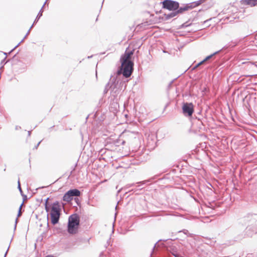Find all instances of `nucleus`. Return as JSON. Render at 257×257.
Segmentation results:
<instances>
[{
    "label": "nucleus",
    "instance_id": "1",
    "mask_svg": "<svg viewBox=\"0 0 257 257\" xmlns=\"http://www.w3.org/2000/svg\"><path fill=\"white\" fill-rule=\"evenodd\" d=\"M51 222L53 224H56L59 221L60 215V208L58 202L54 203L50 212Z\"/></svg>",
    "mask_w": 257,
    "mask_h": 257
},
{
    "label": "nucleus",
    "instance_id": "2",
    "mask_svg": "<svg viewBox=\"0 0 257 257\" xmlns=\"http://www.w3.org/2000/svg\"><path fill=\"white\" fill-rule=\"evenodd\" d=\"M133 62H125L121 61V70L122 72H121L120 70L118 71V74L121 73L126 78L130 77L133 70Z\"/></svg>",
    "mask_w": 257,
    "mask_h": 257
},
{
    "label": "nucleus",
    "instance_id": "3",
    "mask_svg": "<svg viewBox=\"0 0 257 257\" xmlns=\"http://www.w3.org/2000/svg\"><path fill=\"white\" fill-rule=\"evenodd\" d=\"M163 8L169 11H174L179 8V4L172 0H165L163 2Z\"/></svg>",
    "mask_w": 257,
    "mask_h": 257
},
{
    "label": "nucleus",
    "instance_id": "4",
    "mask_svg": "<svg viewBox=\"0 0 257 257\" xmlns=\"http://www.w3.org/2000/svg\"><path fill=\"white\" fill-rule=\"evenodd\" d=\"M80 192L77 189L70 190L67 192L63 196V200L66 202H70L74 196H79Z\"/></svg>",
    "mask_w": 257,
    "mask_h": 257
},
{
    "label": "nucleus",
    "instance_id": "5",
    "mask_svg": "<svg viewBox=\"0 0 257 257\" xmlns=\"http://www.w3.org/2000/svg\"><path fill=\"white\" fill-rule=\"evenodd\" d=\"M183 114L185 116H191L194 112V107L192 103H185L182 106Z\"/></svg>",
    "mask_w": 257,
    "mask_h": 257
},
{
    "label": "nucleus",
    "instance_id": "6",
    "mask_svg": "<svg viewBox=\"0 0 257 257\" xmlns=\"http://www.w3.org/2000/svg\"><path fill=\"white\" fill-rule=\"evenodd\" d=\"M201 1H198L197 3H196V4L194 6H193L192 4H189V5H187L183 7H180V8L179 7V8L177 9V12L178 14L183 13L184 11H186L189 9H191L193 7H194L196 6H198L199 5H200L201 4Z\"/></svg>",
    "mask_w": 257,
    "mask_h": 257
},
{
    "label": "nucleus",
    "instance_id": "7",
    "mask_svg": "<svg viewBox=\"0 0 257 257\" xmlns=\"http://www.w3.org/2000/svg\"><path fill=\"white\" fill-rule=\"evenodd\" d=\"M79 217L77 214H73L69 216L68 218V223L79 224Z\"/></svg>",
    "mask_w": 257,
    "mask_h": 257
},
{
    "label": "nucleus",
    "instance_id": "8",
    "mask_svg": "<svg viewBox=\"0 0 257 257\" xmlns=\"http://www.w3.org/2000/svg\"><path fill=\"white\" fill-rule=\"evenodd\" d=\"M79 225L75 224H68V232L70 234H75L77 232Z\"/></svg>",
    "mask_w": 257,
    "mask_h": 257
},
{
    "label": "nucleus",
    "instance_id": "9",
    "mask_svg": "<svg viewBox=\"0 0 257 257\" xmlns=\"http://www.w3.org/2000/svg\"><path fill=\"white\" fill-rule=\"evenodd\" d=\"M133 54V51H131L130 52H125L123 56L121 57V61L125 62H132L131 60V57Z\"/></svg>",
    "mask_w": 257,
    "mask_h": 257
},
{
    "label": "nucleus",
    "instance_id": "10",
    "mask_svg": "<svg viewBox=\"0 0 257 257\" xmlns=\"http://www.w3.org/2000/svg\"><path fill=\"white\" fill-rule=\"evenodd\" d=\"M220 51H216L215 52H214V53H213L212 54H211L209 56H208L207 57H206L203 60H202V61H201L200 62H199V63H198L194 68H193V69H195V68H196L197 67H198L199 66H200V65L202 64L203 63H204L205 62H206V61L209 60L210 59H211L213 56H214L215 55L218 54L219 52Z\"/></svg>",
    "mask_w": 257,
    "mask_h": 257
},
{
    "label": "nucleus",
    "instance_id": "11",
    "mask_svg": "<svg viewBox=\"0 0 257 257\" xmlns=\"http://www.w3.org/2000/svg\"><path fill=\"white\" fill-rule=\"evenodd\" d=\"M110 83H108L106 86H105V89H104V93H107V92L108 91V90L109 89H112V91H114V93L116 94V93H118V90H116L114 91V89H115V84L114 83L113 84H111V85H110Z\"/></svg>",
    "mask_w": 257,
    "mask_h": 257
},
{
    "label": "nucleus",
    "instance_id": "12",
    "mask_svg": "<svg viewBox=\"0 0 257 257\" xmlns=\"http://www.w3.org/2000/svg\"><path fill=\"white\" fill-rule=\"evenodd\" d=\"M244 2L246 5L251 7L257 5V0H244Z\"/></svg>",
    "mask_w": 257,
    "mask_h": 257
},
{
    "label": "nucleus",
    "instance_id": "13",
    "mask_svg": "<svg viewBox=\"0 0 257 257\" xmlns=\"http://www.w3.org/2000/svg\"><path fill=\"white\" fill-rule=\"evenodd\" d=\"M46 2H47V1L44 3L42 8H41V9L40 10V12H39V13H38V15H37V17H36L34 22L33 23L34 24L35 23H37L38 22V21L39 20V19L41 18V17H42V13H43V9L44 8L45 5L46 4Z\"/></svg>",
    "mask_w": 257,
    "mask_h": 257
},
{
    "label": "nucleus",
    "instance_id": "14",
    "mask_svg": "<svg viewBox=\"0 0 257 257\" xmlns=\"http://www.w3.org/2000/svg\"><path fill=\"white\" fill-rule=\"evenodd\" d=\"M177 14H178L177 12L174 11H173L172 12H171V13L168 14L167 18H171L176 16L177 15Z\"/></svg>",
    "mask_w": 257,
    "mask_h": 257
},
{
    "label": "nucleus",
    "instance_id": "15",
    "mask_svg": "<svg viewBox=\"0 0 257 257\" xmlns=\"http://www.w3.org/2000/svg\"><path fill=\"white\" fill-rule=\"evenodd\" d=\"M34 26V24L31 26V27H30V29L29 30L28 32L27 33L26 35H25V36L24 37V38H23V39L20 42V43H21L24 40V39L27 37V36L30 33V30L32 28V27H33Z\"/></svg>",
    "mask_w": 257,
    "mask_h": 257
},
{
    "label": "nucleus",
    "instance_id": "16",
    "mask_svg": "<svg viewBox=\"0 0 257 257\" xmlns=\"http://www.w3.org/2000/svg\"><path fill=\"white\" fill-rule=\"evenodd\" d=\"M23 205V203H22L21 205V206H20V208H19V212H18V217H20L21 214H22V212H21V209H22V207Z\"/></svg>",
    "mask_w": 257,
    "mask_h": 257
},
{
    "label": "nucleus",
    "instance_id": "17",
    "mask_svg": "<svg viewBox=\"0 0 257 257\" xmlns=\"http://www.w3.org/2000/svg\"><path fill=\"white\" fill-rule=\"evenodd\" d=\"M18 188H19V190L20 191V192H21V194L22 195V190L21 189V185H20V180H19L18 181Z\"/></svg>",
    "mask_w": 257,
    "mask_h": 257
},
{
    "label": "nucleus",
    "instance_id": "18",
    "mask_svg": "<svg viewBox=\"0 0 257 257\" xmlns=\"http://www.w3.org/2000/svg\"><path fill=\"white\" fill-rule=\"evenodd\" d=\"M47 200L48 199H47L46 202L45 203V210L47 212H48L49 211L50 209L47 206Z\"/></svg>",
    "mask_w": 257,
    "mask_h": 257
},
{
    "label": "nucleus",
    "instance_id": "19",
    "mask_svg": "<svg viewBox=\"0 0 257 257\" xmlns=\"http://www.w3.org/2000/svg\"><path fill=\"white\" fill-rule=\"evenodd\" d=\"M41 142V141H40L34 147V149H37L38 147H39V146L40 145V143Z\"/></svg>",
    "mask_w": 257,
    "mask_h": 257
},
{
    "label": "nucleus",
    "instance_id": "20",
    "mask_svg": "<svg viewBox=\"0 0 257 257\" xmlns=\"http://www.w3.org/2000/svg\"><path fill=\"white\" fill-rule=\"evenodd\" d=\"M72 171H71L69 173L67 174L66 175L68 176V177H70V175L72 174Z\"/></svg>",
    "mask_w": 257,
    "mask_h": 257
},
{
    "label": "nucleus",
    "instance_id": "21",
    "mask_svg": "<svg viewBox=\"0 0 257 257\" xmlns=\"http://www.w3.org/2000/svg\"><path fill=\"white\" fill-rule=\"evenodd\" d=\"M20 44V43H19L17 46H16L15 47V48L14 49H13V50H11V51H13V50H14V49L17 48L19 45Z\"/></svg>",
    "mask_w": 257,
    "mask_h": 257
},
{
    "label": "nucleus",
    "instance_id": "22",
    "mask_svg": "<svg viewBox=\"0 0 257 257\" xmlns=\"http://www.w3.org/2000/svg\"><path fill=\"white\" fill-rule=\"evenodd\" d=\"M20 44V43H19L17 46H16L15 47V48L14 49H13V50H11V51H13V50H14V49L17 48L19 45Z\"/></svg>",
    "mask_w": 257,
    "mask_h": 257
},
{
    "label": "nucleus",
    "instance_id": "23",
    "mask_svg": "<svg viewBox=\"0 0 257 257\" xmlns=\"http://www.w3.org/2000/svg\"><path fill=\"white\" fill-rule=\"evenodd\" d=\"M30 135H31V131H29L28 132V136H30Z\"/></svg>",
    "mask_w": 257,
    "mask_h": 257
},
{
    "label": "nucleus",
    "instance_id": "24",
    "mask_svg": "<svg viewBox=\"0 0 257 257\" xmlns=\"http://www.w3.org/2000/svg\"><path fill=\"white\" fill-rule=\"evenodd\" d=\"M17 223V219H16V220L15 228L16 227Z\"/></svg>",
    "mask_w": 257,
    "mask_h": 257
},
{
    "label": "nucleus",
    "instance_id": "25",
    "mask_svg": "<svg viewBox=\"0 0 257 257\" xmlns=\"http://www.w3.org/2000/svg\"><path fill=\"white\" fill-rule=\"evenodd\" d=\"M7 250H8V249ZM7 252H8V251H7V252H6V253L5 254V257H6V255H7Z\"/></svg>",
    "mask_w": 257,
    "mask_h": 257
},
{
    "label": "nucleus",
    "instance_id": "26",
    "mask_svg": "<svg viewBox=\"0 0 257 257\" xmlns=\"http://www.w3.org/2000/svg\"><path fill=\"white\" fill-rule=\"evenodd\" d=\"M114 81H116V80H114ZM113 83H114V84H115V82H113L112 83V84H113ZM115 86H116V85H115Z\"/></svg>",
    "mask_w": 257,
    "mask_h": 257
},
{
    "label": "nucleus",
    "instance_id": "27",
    "mask_svg": "<svg viewBox=\"0 0 257 257\" xmlns=\"http://www.w3.org/2000/svg\"><path fill=\"white\" fill-rule=\"evenodd\" d=\"M124 143H125V142H124V141H123V142H122V145L124 144Z\"/></svg>",
    "mask_w": 257,
    "mask_h": 257
},
{
    "label": "nucleus",
    "instance_id": "28",
    "mask_svg": "<svg viewBox=\"0 0 257 257\" xmlns=\"http://www.w3.org/2000/svg\"><path fill=\"white\" fill-rule=\"evenodd\" d=\"M91 57H92V56H88V58H91Z\"/></svg>",
    "mask_w": 257,
    "mask_h": 257
}]
</instances>
